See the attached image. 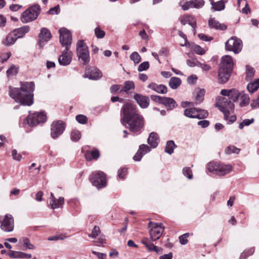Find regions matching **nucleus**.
<instances>
[{
  "label": "nucleus",
  "mask_w": 259,
  "mask_h": 259,
  "mask_svg": "<svg viewBox=\"0 0 259 259\" xmlns=\"http://www.w3.org/2000/svg\"><path fill=\"white\" fill-rule=\"evenodd\" d=\"M120 120L122 124L133 133H140L144 125L143 116L136 107L130 103L122 106Z\"/></svg>",
  "instance_id": "1"
},
{
  "label": "nucleus",
  "mask_w": 259,
  "mask_h": 259,
  "mask_svg": "<svg viewBox=\"0 0 259 259\" xmlns=\"http://www.w3.org/2000/svg\"><path fill=\"white\" fill-rule=\"evenodd\" d=\"M34 84L32 82L21 83V87H9V95L15 102L21 105L30 106L33 103V94Z\"/></svg>",
  "instance_id": "2"
},
{
  "label": "nucleus",
  "mask_w": 259,
  "mask_h": 259,
  "mask_svg": "<svg viewBox=\"0 0 259 259\" xmlns=\"http://www.w3.org/2000/svg\"><path fill=\"white\" fill-rule=\"evenodd\" d=\"M233 68L232 58L226 55L221 59L220 68L218 71V80L219 82L224 83L229 79Z\"/></svg>",
  "instance_id": "3"
},
{
  "label": "nucleus",
  "mask_w": 259,
  "mask_h": 259,
  "mask_svg": "<svg viewBox=\"0 0 259 259\" xmlns=\"http://www.w3.org/2000/svg\"><path fill=\"white\" fill-rule=\"evenodd\" d=\"M216 106L224 113V119L229 121V123H232L236 120V116L231 115L233 112L234 105L229 98L226 97H221L218 99Z\"/></svg>",
  "instance_id": "4"
},
{
  "label": "nucleus",
  "mask_w": 259,
  "mask_h": 259,
  "mask_svg": "<svg viewBox=\"0 0 259 259\" xmlns=\"http://www.w3.org/2000/svg\"><path fill=\"white\" fill-rule=\"evenodd\" d=\"M76 54L79 61L83 65L89 63L90 56L88 47L83 40H78L76 44Z\"/></svg>",
  "instance_id": "5"
},
{
  "label": "nucleus",
  "mask_w": 259,
  "mask_h": 259,
  "mask_svg": "<svg viewBox=\"0 0 259 259\" xmlns=\"http://www.w3.org/2000/svg\"><path fill=\"white\" fill-rule=\"evenodd\" d=\"M208 170L220 176H223L232 171V166L230 164H220L214 162H210L207 165Z\"/></svg>",
  "instance_id": "6"
},
{
  "label": "nucleus",
  "mask_w": 259,
  "mask_h": 259,
  "mask_svg": "<svg viewBox=\"0 0 259 259\" xmlns=\"http://www.w3.org/2000/svg\"><path fill=\"white\" fill-rule=\"evenodd\" d=\"M40 8L38 5H34L22 13L21 20L23 23H26L35 20L40 13Z\"/></svg>",
  "instance_id": "7"
},
{
  "label": "nucleus",
  "mask_w": 259,
  "mask_h": 259,
  "mask_svg": "<svg viewBox=\"0 0 259 259\" xmlns=\"http://www.w3.org/2000/svg\"><path fill=\"white\" fill-rule=\"evenodd\" d=\"M161 223L158 224L150 222L148 227L150 228V235L152 241H154L159 239L162 235L164 228Z\"/></svg>",
  "instance_id": "8"
},
{
  "label": "nucleus",
  "mask_w": 259,
  "mask_h": 259,
  "mask_svg": "<svg viewBox=\"0 0 259 259\" xmlns=\"http://www.w3.org/2000/svg\"><path fill=\"white\" fill-rule=\"evenodd\" d=\"M225 47L226 50L238 54L242 49V41L236 37H232L226 42Z\"/></svg>",
  "instance_id": "9"
},
{
  "label": "nucleus",
  "mask_w": 259,
  "mask_h": 259,
  "mask_svg": "<svg viewBox=\"0 0 259 259\" xmlns=\"http://www.w3.org/2000/svg\"><path fill=\"white\" fill-rule=\"evenodd\" d=\"M59 32L62 46L65 48H70L72 40L70 32L65 28H62L59 29Z\"/></svg>",
  "instance_id": "10"
},
{
  "label": "nucleus",
  "mask_w": 259,
  "mask_h": 259,
  "mask_svg": "<svg viewBox=\"0 0 259 259\" xmlns=\"http://www.w3.org/2000/svg\"><path fill=\"white\" fill-rule=\"evenodd\" d=\"M90 180L92 184L98 188H103L106 185L105 175L101 171H98L93 174Z\"/></svg>",
  "instance_id": "11"
},
{
  "label": "nucleus",
  "mask_w": 259,
  "mask_h": 259,
  "mask_svg": "<svg viewBox=\"0 0 259 259\" xmlns=\"http://www.w3.org/2000/svg\"><path fill=\"white\" fill-rule=\"evenodd\" d=\"M46 120V115L44 112H35L30 114L26 118L28 124L30 126H35Z\"/></svg>",
  "instance_id": "12"
},
{
  "label": "nucleus",
  "mask_w": 259,
  "mask_h": 259,
  "mask_svg": "<svg viewBox=\"0 0 259 259\" xmlns=\"http://www.w3.org/2000/svg\"><path fill=\"white\" fill-rule=\"evenodd\" d=\"M65 129L64 123L61 120L54 121L51 124V136L53 139L58 138Z\"/></svg>",
  "instance_id": "13"
},
{
  "label": "nucleus",
  "mask_w": 259,
  "mask_h": 259,
  "mask_svg": "<svg viewBox=\"0 0 259 259\" xmlns=\"http://www.w3.org/2000/svg\"><path fill=\"white\" fill-rule=\"evenodd\" d=\"M1 228L7 232H12L14 229V220L11 214H6L1 225Z\"/></svg>",
  "instance_id": "14"
},
{
  "label": "nucleus",
  "mask_w": 259,
  "mask_h": 259,
  "mask_svg": "<svg viewBox=\"0 0 259 259\" xmlns=\"http://www.w3.org/2000/svg\"><path fill=\"white\" fill-rule=\"evenodd\" d=\"M70 48H65L58 58L59 64L62 66L70 64L72 59V53L69 51Z\"/></svg>",
  "instance_id": "15"
},
{
  "label": "nucleus",
  "mask_w": 259,
  "mask_h": 259,
  "mask_svg": "<svg viewBox=\"0 0 259 259\" xmlns=\"http://www.w3.org/2000/svg\"><path fill=\"white\" fill-rule=\"evenodd\" d=\"M83 76L84 77H87L91 79L97 80L102 77V73L98 68L89 67L86 69Z\"/></svg>",
  "instance_id": "16"
},
{
  "label": "nucleus",
  "mask_w": 259,
  "mask_h": 259,
  "mask_svg": "<svg viewBox=\"0 0 259 259\" xmlns=\"http://www.w3.org/2000/svg\"><path fill=\"white\" fill-rule=\"evenodd\" d=\"M241 93L238 92L236 89L231 90H222L221 94L224 96L232 100L233 102H236L239 99Z\"/></svg>",
  "instance_id": "17"
},
{
  "label": "nucleus",
  "mask_w": 259,
  "mask_h": 259,
  "mask_svg": "<svg viewBox=\"0 0 259 259\" xmlns=\"http://www.w3.org/2000/svg\"><path fill=\"white\" fill-rule=\"evenodd\" d=\"M39 37L38 44L40 48H42L45 45L44 42L48 41L51 39L52 35L49 29L43 28L41 29Z\"/></svg>",
  "instance_id": "18"
},
{
  "label": "nucleus",
  "mask_w": 259,
  "mask_h": 259,
  "mask_svg": "<svg viewBox=\"0 0 259 259\" xmlns=\"http://www.w3.org/2000/svg\"><path fill=\"white\" fill-rule=\"evenodd\" d=\"M64 203V198L60 197L58 199H56L53 193H51L50 198V205L52 209L59 208L62 206Z\"/></svg>",
  "instance_id": "19"
},
{
  "label": "nucleus",
  "mask_w": 259,
  "mask_h": 259,
  "mask_svg": "<svg viewBox=\"0 0 259 259\" xmlns=\"http://www.w3.org/2000/svg\"><path fill=\"white\" fill-rule=\"evenodd\" d=\"M134 99L141 108H147L149 104V98L141 94H136L134 96Z\"/></svg>",
  "instance_id": "20"
},
{
  "label": "nucleus",
  "mask_w": 259,
  "mask_h": 259,
  "mask_svg": "<svg viewBox=\"0 0 259 259\" xmlns=\"http://www.w3.org/2000/svg\"><path fill=\"white\" fill-rule=\"evenodd\" d=\"M181 23L185 25L186 24H189L192 27H194L196 25V21L194 17L191 15H185L180 18Z\"/></svg>",
  "instance_id": "21"
},
{
  "label": "nucleus",
  "mask_w": 259,
  "mask_h": 259,
  "mask_svg": "<svg viewBox=\"0 0 259 259\" xmlns=\"http://www.w3.org/2000/svg\"><path fill=\"white\" fill-rule=\"evenodd\" d=\"M148 88L159 94H164L167 92V87L163 84H157L155 83H151L148 85Z\"/></svg>",
  "instance_id": "22"
},
{
  "label": "nucleus",
  "mask_w": 259,
  "mask_h": 259,
  "mask_svg": "<svg viewBox=\"0 0 259 259\" xmlns=\"http://www.w3.org/2000/svg\"><path fill=\"white\" fill-rule=\"evenodd\" d=\"M208 25L210 28H214L215 29H219L224 30L227 29V26L224 24H221L214 18H210L208 20Z\"/></svg>",
  "instance_id": "23"
},
{
  "label": "nucleus",
  "mask_w": 259,
  "mask_h": 259,
  "mask_svg": "<svg viewBox=\"0 0 259 259\" xmlns=\"http://www.w3.org/2000/svg\"><path fill=\"white\" fill-rule=\"evenodd\" d=\"M158 135L154 132L150 133L148 139V143L150 145L151 148H155L158 145Z\"/></svg>",
  "instance_id": "24"
},
{
  "label": "nucleus",
  "mask_w": 259,
  "mask_h": 259,
  "mask_svg": "<svg viewBox=\"0 0 259 259\" xmlns=\"http://www.w3.org/2000/svg\"><path fill=\"white\" fill-rule=\"evenodd\" d=\"M162 104H163L168 109L170 110L177 106L176 101L172 98L164 97Z\"/></svg>",
  "instance_id": "25"
},
{
  "label": "nucleus",
  "mask_w": 259,
  "mask_h": 259,
  "mask_svg": "<svg viewBox=\"0 0 259 259\" xmlns=\"http://www.w3.org/2000/svg\"><path fill=\"white\" fill-rule=\"evenodd\" d=\"M19 38L18 36H17L16 33L13 31L11 33L9 34V35L6 37L5 41L4 44H5L7 46H10L13 44H14L16 40Z\"/></svg>",
  "instance_id": "26"
},
{
  "label": "nucleus",
  "mask_w": 259,
  "mask_h": 259,
  "mask_svg": "<svg viewBox=\"0 0 259 259\" xmlns=\"http://www.w3.org/2000/svg\"><path fill=\"white\" fill-rule=\"evenodd\" d=\"M227 2V1L223 0L210 3L212 6V9L217 11L224 10L225 7V3Z\"/></svg>",
  "instance_id": "27"
},
{
  "label": "nucleus",
  "mask_w": 259,
  "mask_h": 259,
  "mask_svg": "<svg viewBox=\"0 0 259 259\" xmlns=\"http://www.w3.org/2000/svg\"><path fill=\"white\" fill-rule=\"evenodd\" d=\"M19 243L29 249H34L35 248V246L31 243L30 240L27 237L21 238L19 239Z\"/></svg>",
  "instance_id": "28"
},
{
  "label": "nucleus",
  "mask_w": 259,
  "mask_h": 259,
  "mask_svg": "<svg viewBox=\"0 0 259 259\" xmlns=\"http://www.w3.org/2000/svg\"><path fill=\"white\" fill-rule=\"evenodd\" d=\"M259 88V78L256 79L253 82H251L248 84L247 86V90L248 92L250 93H253V92L257 91V90Z\"/></svg>",
  "instance_id": "29"
},
{
  "label": "nucleus",
  "mask_w": 259,
  "mask_h": 259,
  "mask_svg": "<svg viewBox=\"0 0 259 259\" xmlns=\"http://www.w3.org/2000/svg\"><path fill=\"white\" fill-rule=\"evenodd\" d=\"M181 84V80L179 77H172L169 81V86L172 89H177Z\"/></svg>",
  "instance_id": "30"
},
{
  "label": "nucleus",
  "mask_w": 259,
  "mask_h": 259,
  "mask_svg": "<svg viewBox=\"0 0 259 259\" xmlns=\"http://www.w3.org/2000/svg\"><path fill=\"white\" fill-rule=\"evenodd\" d=\"M85 156L87 160L97 159L99 157V152L97 150L88 151L85 153Z\"/></svg>",
  "instance_id": "31"
},
{
  "label": "nucleus",
  "mask_w": 259,
  "mask_h": 259,
  "mask_svg": "<svg viewBox=\"0 0 259 259\" xmlns=\"http://www.w3.org/2000/svg\"><path fill=\"white\" fill-rule=\"evenodd\" d=\"M30 28L28 26H24L17 29L13 30L18 38L22 37L25 34L27 33L29 31Z\"/></svg>",
  "instance_id": "32"
},
{
  "label": "nucleus",
  "mask_w": 259,
  "mask_h": 259,
  "mask_svg": "<svg viewBox=\"0 0 259 259\" xmlns=\"http://www.w3.org/2000/svg\"><path fill=\"white\" fill-rule=\"evenodd\" d=\"M240 97L241 100L240 106L241 107H245L249 104L250 98L247 94H246L243 92H241Z\"/></svg>",
  "instance_id": "33"
},
{
  "label": "nucleus",
  "mask_w": 259,
  "mask_h": 259,
  "mask_svg": "<svg viewBox=\"0 0 259 259\" xmlns=\"http://www.w3.org/2000/svg\"><path fill=\"white\" fill-rule=\"evenodd\" d=\"M176 147V145L173 141H168L167 142L165 151L169 154H171L174 152V150Z\"/></svg>",
  "instance_id": "34"
},
{
  "label": "nucleus",
  "mask_w": 259,
  "mask_h": 259,
  "mask_svg": "<svg viewBox=\"0 0 259 259\" xmlns=\"http://www.w3.org/2000/svg\"><path fill=\"white\" fill-rule=\"evenodd\" d=\"M150 251H155L158 254L162 253V249L160 247L154 245L153 243H150L146 246Z\"/></svg>",
  "instance_id": "35"
},
{
  "label": "nucleus",
  "mask_w": 259,
  "mask_h": 259,
  "mask_svg": "<svg viewBox=\"0 0 259 259\" xmlns=\"http://www.w3.org/2000/svg\"><path fill=\"white\" fill-rule=\"evenodd\" d=\"M208 115V113L206 110L197 109V113L195 115V118L198 119H203L206 118Z\"/></svg>",
  "instance_id": "36"
},
{
  "label": "nucleus",
  "mask_w": 259,
  "mask_h": 259,
  "mask_svg": "<svg viewBox=\"0 0 259 259\" xmlns=\"http://www.w3.org/2000/svg\"><path fill=\"white\" fill-rule=\"evenodd\" d=\"M135 87L134 83L132 81H126L124 82V85L122 89L120 90V92H127L131 89H133Z\"/></svg>",
  "instance_id": "37"
},
{
  "label": "nucleus",
  "mask_w": 259,
  "mask_h": 259,
  "mask_svg": "<svg viewBox=\"0 0 259 259\" xmlns=\"http://www.w3.org/2000/svg\"><path fill=\"white\" fill-rule=\"evenodd\" d=\"M205 91L204 89H200L197 93L195 97V101L197 103L200 104L204 99L203 96L205 94Z\"/></svg>",
  "instance_id": "38"
},
{
  "label": "nucleus",
  "mask_w": 259,
  "mask_h": 259,
  "mask_svg": "<svg viewBox=\"0 0 259 259\" xmlns=\"http://www.w3.org/2000/svg\"><path fill=\"white\" fill-rule=\"evenodd\" d=\"M197 113V108H190L185 110L184 114L186 116L190 118H195V115Z\"/></svg>",
  "instance_id": "39"
},
{
  "label": "nucleus",
  "mask_w": 259,
  "mask_h": 259,
  "mask_svg": "<svg viewBox=\"0 0 259 259\" xmlns=\"http://www.w3.org/2000/svg\"><path fill=\"white\" fill-rule=\"evenodd\" d=\"M191 4L192 8L200 9L204 6L205 2L203 0H191Z\"/></svg>",
  "instance_id": "40"
},
{
  "label": "nucleus",
  "mask_w": 259,
  "mask_h": 259,
  "mask_svg": "<svg viewBox=\"0 0 259 259\" xmlns=\"http://www.w3.org/2000/svg\"><path fill=\"white\" fill-rule=\"evenodd\" d=\"M240 152V149L234 146H229L225 150V152L226 154H231L232 153L238 154Z\"/></svg>",
  "instance_id": "41"
},
{
  "label": "nucleus",
  "mask_w": 259,
  "mask_h": 259,
  "mask_svg": "<svg viewBox=\"0 0 259 259\" xmlns=\"http://www.w3.org/2000/svg\"><path fill=\"white\" fill-rule=\"evenodd\" d=\"M18 68H17L15 65H13L7 71V75L8 77L11 76H14L18 73Z\"/></svg>",
  "instance_id": "42"
},
{
  "label": "nucleus",
  "mask_w": 259,
  "mask_h": 259,
  "mask_svg": "<svg viewBox=\"0 0 259 259\" xmlns=\"http://www.w3.org/2000/svg\"><path fill=\"white\" fill-rule=\"evenodd\" d=\"M81 138V134L77 130H73L71 133V138L72 141H78Z\"/></svg>",
  "instance_id": "43"
},
{
  "label": "nucleus",
  "mask_w": 259,
  "mask_h": 259,
  "mask_svg": "<svg viewBox=\"0 0 259 259\" xmlns=\"http://www.w3.org/2000/svg\"><path fill=\"white\" fill-rule=\"evenodd\" d=\"M101 233L100 229L98 226H95L92 230L91 234L89 237L92 238H96Z\"/></svg>",
  "instance_id": "44"
},
{
  "label": "nucleus",
  "mask_w": 259,
  "mask_h": 259,
  "mask_svg": "<svg viewBox=\"0 0 259 259\" xmlns=\"http://www.w3.org/2000/svg\"><path fill=\"white\" fill-rule=\"evenodd\" d=\"M131 59L134 61L135 63L138 64L141 61V56L140 55L136 52H134L130 56Z\"/></svg>",
  "instance_id": "45"
},
{
  "label": "nucleus",
  "mask_w": 259,
  "mask_h": 259,
  "mask_svg": "<svg viewBox=\"0 0 259 259\" xmlns=\"http://www.w3.org/2000/svg\"><path fill=\"white\" fill-rule=\"evenodd\" d=\"M254 122V119H245L243 120V121L239 124V128L240 129H242L245 126H248Z\"/></svg>",
  "instance_id": "46"
},
{
  "label": "nucleus",
  "mask_w": 259,
  "mask_h": 259,
  "mask_svg": "<svg viewBox=\"0 0 259 259\" xmlns=\"http://www.w3.org/2000/svg\"><path fill=\"white\" fill-rule=\"evenodd\" d=\"M242 2L245 5V7L243 8L242 10V11L243 13L248 14V13H250V9L248 7V4L246 0H238L237 3L238 5V6L240 7V3Z\"/></svg>",
  "instance_id": "47"
},
{
  "label": "nucleus",
  "mask_w": 259,
  "mask_h": 259,
  "mask_svg": "<svg viewBox=\"0 0 259 259\" xmlns=\"http://www.w3.org/2000/svg\"><path fill=\"white\" fill-rule=\"evenodd\" d=\"M95 33L96 37L98 38H102L105 35V32L99 27H97L95 29Z\"/></svg>",
  "instance_id": "48"
},
{
  "label": "nucleus",
  "mask_w": 259,
  "mask_h": 259,
  "mask_svg": "<svg viewBox=\"0 0 259 259\" xmlns=\"http://www.w3.org/2000/svg\"><path fill=\"white\" fill-rule=\"evenodd\" d=\"M193 51L197 54L200 55H203L205 53V50L198 45H194L193 46Z\"/></svg>",
  "instance_id": "49"
},
{
  "label": "nucleus",
  "mask_w": 259,
  "mask_h": 259,
  "mask_svg": "<svg viewBox=\"0 0 259 259\" xmlns=\"http://www.w3.org/2000/svg\"><path fill=\"white\" fill-rule=\"evenodd\" d=\"M139 149L143 155L150 151V148L149 147L148 145L145 144L140 145Z\"/></svg>",
  "instance_id": "50"
},
{
  "label": "nucleus",
  "mask_w": 259,
  "mask_h": 259,
  "mask_svg": "<svg viewBox=\"0 0 259 259\" xmlns=\"http://www.w3.org/2000/svg\"><path fill=\"white\" fill-rule=\"evenodd\" d=\"M76 120L80 123L85 124L87 123L88 118L87 117L83 115H78L76 116Z\"/></svg>",
  "instance_id": "51"
},
{
  "label": "nucleus",
  "mask_w": 259,
  "mask_h": 259,
  "mask_svg": "<svg viewBox=\"0 0 259 259\" xmlns=\"http://www.w3.org/2000/svg\"><path fill=\"white\" fill-rule=\"evenodd\" d=\"M183 174L189 179L192 178L193 175L191 169L189 167H185L183 170Z\"/></svg>",
  "instance_id": "52"
},
{
  "label": "nucleus",
  "mask_w": 259,
  "mask_h": 259,
  "mask_svg": "<svg viewBox=\"0 0 259 259\" xmlns=\"http://www.w3.org/2000/svg\"><path fill=\"white\" fill-rule=\"evenodd\" d=\"M149 68V63L148 62H144L142 63L138 67L139 71H143L148 69Z\"/></svg>",
  "instance_id": "53"
},
{
  "label": "nucleus",
  "mask_w": 259,
  "mask_h": 259,
  "mask_svg": "<svg viewBox=\"0 0 259 259\" xmlns=\"http://www.w3.org/2000/svg\"><path fill=\"white\" fill-rule=\"evenodd\" d=\"M189 235V233H186V234H184L179 237L180 242L181 244L185 245L187 243V242H188L187 238H188Z\"/></svg>",
  "instance_id": "54"
},
{
  "label": "nucleus",
  "mask_w": 259,
  "mask_h": 259,
  "mask_svg": "<svg viewBox=\"0 0 259 259\" xmlns=\"http://www.w3.org/2000/svg\"><path fill=\"white\" fill-rule=\"evenodd\" d=\"M254 71L253 68L249 66H246V77L248 78H251L254 76Z\"/></svg>",
  "instance_id": "55"
},
{
  "label": "nucleus",
  "mask_w": 259,
  "mask_h": 259,
  "mask_svg": "<svg viewBox=\"0 0 259 259\" xmlns=\"http://www.w3.org/2000/svg\"><path fill=\"white\" fill-rule=\"evenodd\" d=\"M8 255L11 258H20L21 255V251H16L11 250L9 253Z\"/></svg>",
  "instance_id": "56"
},
{
  "label": "nucleus",
  "mask_w": 259,
  "mask_h": 259,
  "mask_svg": "<svg viewBox=\"0 0 259 259\" xmlns=\"http://www.w3.org/2000/svg\"><path fill=\"white\" fill-rule=\"evenodd\" d=\"M60 12L59 6L57 5L53 8H51L48 11V13L51 15L58 14Z\"/></svg>",
  "instance_id": "57"
},
{
  "label": "nucleus",
  "mask_w": 259,
  "mask_h": 259,
  "mask_svg": "<svg viewBox=\"0 0 259 259\" xmlns=\"http://www.w3.org/2000/svg\"><path fill=\"white\" fill-rule=\"evenodd\" d=\"M10 52H7L6 53L2 54L0 56L1 62L2 63H4L5 61H7L10 58Z\"/></svg>",
  "instance_id": "58"
},
{
  "label": "nucleus",
  "mask_w": 259,
  "mask_h": 259,
  "mask_svg": "<svg viewBox=\"0 0 259 259\" xmlns=\"http://www.w3.org/2000/svg\"><path fill=\"white\" fill-rule=\"evenodd\" d=\"M12 155L13 159L15 160L20 161L22 158V156L20 154L18 153L17 150L15 149L12 151Z\"/></svg>",
  "instance_id": "59"
},
{
  "label": "nucleus",
  "mask_w": 259,
  "mask_h": 259,
  "mask_svg": "<svg viewBox=\"0 0 259 259\" xmlns=\"http://www.w3.org/2000/svg\"><path fill=\"white\" fill-rule=\"evenodd\" d=\"M200 39L204 41H210L213 39L212 37H209L203 33H200L198 35Z\"/></svg>",
  "instance_id": "60"
},
{
  "label": "nucleus",
  "mask_w": 259,
  "mask_h": 259,
  "mask_svg": "<svg viewBox=\"0 0 259 259\" xmlns=\"http://www.w3.org/2000/svg\"><path fill=\"white\" fill-rule=\"evenodd\" d=\"M163 98L164 97H160L159 96L152 95L151 96V99L152 100L156 102L160 103L161 104H162Z\"/></svg>",
  "instance_id": "61"
},
{
  "label": "nucleus",
  "mask_w": 259,
  "mask_h": 259,
  "mask_svg": "<svg viewBox=\"0 0 259 259\" xmlns=\"http://www.w3.org/2000/svg\"><path fill=\"white\" fill-rule=\"evenodd\" d=\"M126 172H127V168H121L118 171V176L119 178L123 179L124 178V176H125V175L126 174Z\"/></svg>",
  "instance_id": "62"
},
{
  "label": "nucleus",
  "mask_w": 259,
  "mask_h": 259,
  "mask_svg": "<svg viewBox=\"0 0 259 259\" xmlns=\"http://www.w3.org/2000/svg\"><path fill=\"white\" fill-rule=\"evenodd\" d=\"M250 106L252 109L259 108V95L256 100H252Z\"/></svg>",
  "instance_id": "63"
},
{
  "label": "nucleus",
  "mask_w": 259,
  "mask_h": 259,
  "mask_svg": "<svg viewBox=\"0 0 259 259\" xmlns=\"http://www.w3.org/2000/svg\"><path fill=\"white\" fill-rule=\"evenodd\" d=\"M198 66L202 68L204 71H208L211 69V67L209 65L202 64L199 62H198Z\"/></svg>",
  "instance_id": "64"
}]
</instances>
